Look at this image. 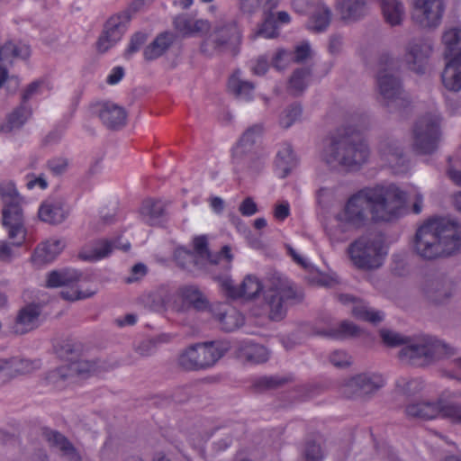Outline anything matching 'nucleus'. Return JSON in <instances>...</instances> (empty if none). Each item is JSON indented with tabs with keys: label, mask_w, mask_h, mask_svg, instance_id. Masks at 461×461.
Returning a JSON list of instances; mask_svg holds the SVG:
<instances>
[{
	"label": "nucleus",
	"mask_w": 461,
	"mask_h": 461,
	"mask_svg": "<svg viewBox=\"0 0 461 461\" xmlns=\"http://www.w3.org/2000/svg\"><path fill=\"white\" fill-rule=\"evenodd\" d=\"M406 202V194L393 184L367 187L353 194L336 219L342 231L356 230L374 221L398 218Z\"/></svg>",
	"instance_id": "1"
},
{
	"label": "nucleus",
	"mask_w": 461,
	"mask_h": 461,
	"mask_svg": "<svg viewBox=\"0 0 461 461\" xmlns=\"http://www.w3.org/2000/svg\"><path fill=\"white\" fill-rule=\"evenodd\" d=\"M412 248L426 261L451 257L461 250V224L447 217H431L417 229Z\"/></svg>",
	"instance_id": "2"
},
{
	"label": "nucleus",
	"mask_w": 461,
	"mask_h": 461,
	"mask_svg": "<svg viewBox=\"0 0 461 461\" xmlns=\"http://www.w3.org/2000/svg\"><path fill=\"white\" fill-rule=\"evenodd\" d=\"M370 149L359 134H339L328 139L323 146L321 160L331 169H358L367 162Z\"/></svg>",
	"instance_id": "3"
},
{
	"label": "nucleus",
	"mask_w": 461,
	"mask_h": 461,
	"mask_svg": "<svg viewBox=\"0 0 461 461\" xmlns=\"http://www.w3.org/2000/svg\"><path fill=\"white\" fill-rule=\"evenodd\" d=\"M457 349L435 336L419 334L410 337L408 344L398 352L399 359L406 364L425 367L449 359Z\"/></svg>",
	"instance_id": "4"
},
{
	"label": "nucleus",
	"mask_w": 461,
	"mask_h": 461,
	"mask_svg": "<svg viewBox=\"0 0 461 461\" xmlns=\"http://www.w3.org/2000/svg\"><path fill=\"white\" fill-rule=\"evenodd\" d=\"M0 197L3 204L2 224L8 238L13 240L12 244L21 247L26 241L27 237L23 210V198L12 182H5L0 185Z\"/></svg>",
	"instance_id": "5"
},
{
	"label": "nucleus",
	"mask_w": 461,
	"mask_h": 461,
	"mask_svg": "<svg viewBox=\"0 0 461 461\" xmlns=\"http://www.w3.org/2000/svg\"><path fill=\"white\" fill-rule=\"evenodd\" d=\"M241 31L233 18H222L213 25L211 32L202 41L200 51L206 57L230 54L236 56L241 43Z\"/></svg>",
	"instance_id": "6"
},
{
	"label": "nucleus",
	"mask_w": 461,
	"mask_h": 461,
	"mask_svg": "<svg viewBox=\"0 0 461 461\" xmlns=\"http://www.w3.org/2000/svg\"><path fill=\"white\" fill-rule=\"evenodd\" d=\"M397 61L388 54H383L378 60L376 84L381 102L390 108L397 110L406 101L402 97V90L400 78L394 74Z\"/></svg>",
	"instance_id": "7"
},
{
	"label": "nucleus",
	"mask_w": 461,
	"mask_h": 461,
	"mask_svg": "<svg viewBox=\"0 0 461 461\" xmlns=\"http://www.w3.org/2000/svg\"><path fill=\"white\" fill-rule=\"evenodd\" d=\"M347 253L353 265L364 270L380 267L387 254L380 239L371 236H361L350 243Z\"/></svg>",
	"instance_id": "8"
},
{
	"label": "nucleus",
	"mask_w": 461,
	"mask_h": 461,
	"mask_svg": "<svg viewBox=\"0 0 461 461\" xmlns=\"http://www.w3.org/2000/svg\"><path fill=\"white\" fill-rule=\"evenodd\" d=\"M303 294L294 288L288 281L276 279L264 293V305L273 321L282 320L288 305L302 302Z\"/></svg>",
	"instance_id": "9"
},
{
	"label": "nucleus",
	"mask_w": 461,
	"mask_h": 461,
	"mask_svg": "<svg viewBox=\"0 0 461 461\" xmlns=\"http://www.w3.org/2000/svg\"><path fill=\"white\" fill-rule=\"evenodd\" d=\"M228 350L222 342L196 344L187 348L178 357V365L185 370H200L212 366Z\"/></svg>",
	"instance_id": "10"
},
{
	"label": "nucleus",
	"mask_w": 461,
	"mask_h": 461,
	"mask_svg": "<svg viewBox=\"0 0 461 461\" xmlns=\"http://www.w3.org/2000/svg\"><path fill=\"white\" fill-rule=\"evenodd\" d=\"M439 113L431 112L421 115L412 128L413 148L420 154H431L437 150L441 139Z\"/></svg>",
	"instance_id": "11"
},
{
	"label": "nucleus",
	"mask_w": 461,
	"mask_h": 461,
	"mask_svg": "<svg viewBox=\"0 0 461 461\" xmlns=\"http://www.w3.org/2000/svg\"><path fill=\"white\" fill-rule=\"evenodd\" d=\"M384 385L380 374L365 372L357 374L343 382L341 394L348 399L370 397Z\"/></svg>",
	"instance_id": "12"
},
{
	"label": "nucleus",
	"mask_w": 461,
	"mask_h": 461,
	"mask_svg": "<svg viewBox=\"0 0 461 461\" xmlns=\"http://www.w3.org/2000/svg\"><path fill=\"white\" fill-rule=\"evenodd\" d=\"M444 12V0H412L411 19L419 28L431 31L440 25Z\"/></svg>",
	"instance_id": "13"
},
{
	"label": "nucleus",
	"mask_w": 461,
	"mask_h": 461,
	"mask_svg": "<svg viewBox=\"0 0 461 461\" xmlns=\"http://www.w3.org/2000/svg\"><path fill=\"white\" fill-rule=\"evenodd\" d=\"M84 279V275L76 269L54 270L48 275V287L67 286L70 290H62L60 296L68 301L86 299L95 294V290L81 291L75 289L74 285Z\"/></svg>",
	"instance_id": "14"
},
{
	"label": "nucleus",
	"mask_w": 461,
	"mask_h": 461,
	"mask_svg": "<svg viewBox=\"0 0 461 461\" xmlns=\"http://www.w3.org/2000/svg\"><path fill=\"white\" fill-rule=\"evenodd\" d=\"M433 50V41L429 38L409 41L404 48L403 56L407 68L418 75H424L428 69Z\"/></svg>",
	"instance_id": "15"
},
{
	"label": "nucleus",
	"mask_w": 461,
	"mask_h": 461,
	"mask_svg": "<svg viewBox=\"0 0 461 461\" xmlns=\"http://www.w3.org/2000/svg\"><path fill=\"white\" fill-rule=\"evenodd\" d=\"M264 127L262 124H255L249 127L241 136L239 143L233 149V163L240 167L259 169L261 161L251 152L256 140L262 135Z\"/></svg>",
	"instance_id": "16"
},
{
	"label": "nucleus",
	"mask_w": 461,
	"mask_h": 461,
	"mask_svg": "<svg viewBox=\"0 0 461 461\" xmlns=\"http://www.w3.org/2000/svg\"><path fill=\"white\" fill-rule=\"evenodd\" d=\"M421 291L429 303L442 304L452 296L453 283L443 274L429 275L423 281Z\"/></svg>",
	"instance_id": "17"
},
{
	"label": "nucleus",
	"mask_w": 461,
	"mask_h": 461,
	"mask_svg": "<svg viewBox=\"0 0 461 461\" xmlns=\"http://www.w3.org/2000/svg\"><path fill=\"white\" fill-rule=\"evenodd\" d=\"M194 252L199 255V258L203 260L210 267L221 265L224 271H229L230 268V262L233 258L230 253V248L225 245L221 248V251L212 254L208 249V242L205 236L196 237L194 240Z\"/></svg>",
	"instance_id": "18"
},
{
	"label": "nucleus",
	"mask_w": 461,
	"mask_h": 461,
	"mask_svg": "<svg viewBox=\"0 0 461 461\" xmlns=\"http://www.w3.org/2000/svg\"><path fill=\"white\" fill-rule=\"evenodd\" d=\"M92 113L97 115L108 129L118 130L126 124V111L113 102L105 101L94 104Z\"/></svg>",
	"instance_id": "19"
},
{
	"label": "nucleus",
	"mask_w": 461,
	"mask_h": 461,
	"mask_svg": "<svg viewBox=\"0 0 461 461\" xmlns=\"http://www.w3.org/2000/svg\"><path fill=\"white\" fill-rule=\"evenodd\" d=\"M221 286L228 297L246 300L255 298L263 288L260 281L251 275L247 276L239 286L234 285L233 281L225 276L221 279Z\"/></svg>",
	"instance_id": "20"
},
{
	"label": "nucleus",
	"mask_w": 461,
	"mask_h": 461,
	"mask_svg": "<svg viewBox=\"0 0 461 461\" xmlns=\"http://www.w3.org/2000/svg\"><path fill=\"white\" fill-rule=\"evenodd\" d=\"M377 150L381 158L397 172L406 169V158L397 140L389 136L383 137L379 140Z\"/></svg>",
	"instance_id": "21"
},
{
	"label": "nucleus",
	"mask_w": 461,
	"mask_h": 461,
	"mask_svg": "<svg viewBox=\"0 0 461 461\" xmlns=\"http://www.w3.org/2000/svg\"><path fill=\"white\" fill-rule=\"evenodd\" d=\"M42 436L49 446L58 450L67 461H82L79 451L62 433L50 429H43Z\"/></svg>",
	"instance_id": "22"
},
{
	"label": "nucleus",
	"mask_w": 461,
	"mask_h": 461,
	"mask_svg": "<svg viewBox=\"0 0 461 461\" xmlns=\"http://www.w3.org/2000/svg\"><path fill=\"white\" fill-rule=\"evenodd\" d=\"M69 211L61 198L50 197L41 204L38 216L49 224H59L68 216Z\"/></svg>",
	"instance_id": "23"
},
{
	"label": "nucleus",
	"mask_w": 461,
	"mask_h": 461,
	"mask_svg": "<svg viewBox=\"0 0 461 461\" xmlns=\"http://www.w3.org/2000/svg\"><path fill=\"white\" fill-rule=\"evenodd\" d=\"M41 308L37 304H29L22 308L12 326V331L16 335H23L36 329L39 324Z\"/></svg>",
	"instance_id": "24"
},
{
	"label": "nucleus",
	"mask_w": 461,
	"mask_h": 461,
	"mask_svg": "<svg viewBox=\"0 0 461 461\" xmlns=\"http://www.w3.org/2000/svg\"><path fill=\"white\" fill-rule=\"evenodd\" d=\"M237 357L250 364H260L267 361L268 351L260 345L250 341L240 342L236 349Z\"/></svg>",
	"instance_id": "25"
},
{
	"label": "nucleus",
	"mask_w": 461,
	"mask_h": 461,
	"mask_svg": "<svg viewBox=\"0 0 461 461\" xmlns=\"http://www.w3.org/2000/svg\"><path fill=\"white\" fill-rule=\"evenodd\" d=\"M67 366L73 378L74 376H83L98 371L113 369L116 366V364H106L104 361H89L83 358L77 359L76 357L69 361L68 364H67Z\"/></svg>",
	"instance_id": "26"
},
{
	"label": "nucleus",
	"mask_w": 461,
	"mask_h": 461,
	"mask_svg": "<svg viewBox=\"0 0 461 461\" xmlns=\"http://www.w3.org/2000/svg\"><path fill=\"white\" fill-rule=\"evenodd\" d=\"M405 414L409 419L428 420L438 416V401H420L411 402L405 407Z\"/></svg>",
	"instance_id": "27"
},
{
	"label": "nucleus",
	"mask_w": 461,
	"mask_h": 461,
	"mask_svg": "<svg viewBox=\"0 0 461 461\" xmlns=\"http://www.w3.org/2000/svg\"><path fill=\"white\" fill-rule=\"evenodd\" d=\"M316 334L332 339H346L360 335V329L351 321H343L326 329H321Z\"/></svg>",
	"instance_id": "28"
},
{
	"label": "nucleus",
	"mask_w": 461,
	"mask_h": 461,
	"mask_svg": "<svg viewBox=\"0 0 461 461\" xmlns=\"http://www.w3.org/2000/svg\"><path fill=\"white\" fill-rule=\"evenodd\" d=\"M140 213L149 225H159L166 213V205L160 200L146 199L140 208Z\"/></svg>",
	"instance_id": "29"
},
{
	"label": "nucleus",
	"mask_w": 461,
	"mask_h": 461,
	"mask_svg": "<svg viewBox=\"0 0 461 461\" xmlns=\"http://www.w3.org/2000/svg\"><path fill=\"white\" fill-rule=\"evenodd\" d=\"M445 68L442 72V82L450 91L461 90V57L447 59Z\"/></svg>",
	"instance_id": "30"
},
{
	"label": "nucleus",
	"mask_w": 461,
	"mask_h": 461,
	"mask_svg": "<svg viewBox=\"0 0 461 461\" xmlns=\"http://www.w3.org/2000/svg\"><path fill=\"white\" fill-rule=\"evenodd\" d=\"M64 246L60 240H48L35 249L32 260L39 265L50 263L62 251Z\"/></svg>",
	"instance_id": "31"
},
{
	"label": "nucleus",
	"mask_w": 461,
	"mask_h": 461,
	"mask_svg": "<svg viewBox=\"0 0 461 461\" xmlns=\"http://www.w3.org/2000/svg\"><path fill=\"white\" fill-rule=\"evenodd\" d=\"M380 7L386 23L391 26L402 25L405 18V8L399 0H381Z\"/></svg>",
	"instance_id": "32"
},
{
	"label": "nucleus",
	"mask_w": 461,
	"mask_h": 461,
	"mask_svg": "<svg viewBox=\"0 0 461 461\" xmlns=\"http://www.w3.org/2000/svg\"><path fill=\"white\" fill-rule=\"evenodd\" d=\"M174 257L176 264L189 272L194 273L209 268L206 263L199 258V255L195 254L194 251L178 248L176 249Z\"/></svg>",
	"instance_id": "33"
},
{
	"label": "nucleus",
	"mask_w": 461,
	"mask_h": 461,
	"mask_svg": "<svg viewBox=\"0 0 461 461\" xmlns=\"http://www.w3.org/2000/svg\"><path fill=\"white\" fill-rule=\"evenodd\" d=\"M240 71L236 70L228 82L229 90L238 98L249 101L253 98L255 86L252 82L242 79Z\"/></svg>",
	"instance_id": "34"
},
{
	"label": "nucleus",
	"mask_w": 461,
	"mask_h": 461,
	"mask_svg": "<svg viewBox=\"0 0 461 461\" xmlns=\"http://www.w3.org/2000/svg\"><path fill=\"white\" fill-rule=\"evenodd\" d=\"M178 294L196 311H205L209 308L207 298L196 285L181 286L178 289Z\"/></svg>",
	"instance_id": "35"
},
{
	"label": "nucleus",
	"mask_w": 461,
	"mask_h": 461,
	"mask_svg": "<svg viewBox=\"0 0 461 461\" xmlns=\"http://www.w3.org/2000/svg\"><path fill=\"white\" fill-rule=\"evenodd\" d=\"M368 0H336L337 7L344 19L358 20L366 14Z\"/></svg>",
	"instance_id": "36"
},
{
	"label": "nucleus",
	"mask_w": 461,
	"mask_h": 461,
	"mask_svg": "<svg viewBox=\"0 0 461 461\" xmlns=\"http://www.w3.org/2000/svg\"><path fill=\"white\" fill-rule=\"evenodd\" d=\"M296 165L295 156L288 143L282 145L276 158V167L281 178L286 177Z\"/></svg>",
	"instance_id": "37"
},
{
	"label": "nucleus",
	"mask_w": 461,
	"mask_h": 461,
	"mask_svg": "<svg viewBox=\"0 0 461 461\" xmlns=\"http://www.w3.org/2000/svg\"><path fill=\"white\" fill-rule=\"evenodd\" d=\"M445 45V59L461 57V28L453 27L447 30L442 36Z\"/></svg>",
	"instance_id": "38"
},
{
	"label": "nucleus",
	"mask_w": 461,
	"mask_h": 461,
	"mask_svg": "<svg viewBox=\"0 0 461 461\" xmlns=\"http://www.w3.org/2000/svg\"><path fill=\"white\" fill-rule=\"evenodd\" d=\"M173 43V37L170 33H160L157 38L148 45L143 52L144 58L148 61L154 60L162 56Z\"/></svg>",
	"instance_id": "39"
},
{
	"label": "nucleus",
	"mask_w": 461,
	"mask_h": 461,
	"mask_svg": "<svg viewBox=\"0 0 461 461\" xmlns=\"http://www.w3.org/2000/svg\"><path fill=\"white\" fill-rule=\"evenodd\" d=\"M31 114V108L26 104H21L8 115L6 122L1 126V131L5 133H9L19 130L26 122Z\"/></svg>",
	"instance_id": "40"
},
{
	"label": "nucleus",
	"mask_w": 461,
	"mask_h": 461,
	"mask_svg": "<svg viewBox=\"0 0 461 461\" xmlns=\"http://www.w3.org/2000/svg\"><path fill=\"white\" fill-rule=\"evenodd\" d=\"M143 5V0H135L128 10L122 11L116 15L112 16L105 23L108 28L113 29L119 34L123 35L126 31L127 23L131 19V11L137 12Z\"/></svg>",
	"instance_id": "41"
},
{
	"label": "nucleus",
	"mask_w": 461,
	"mask_h": 461,
	"mask_svg": "<svg viewBox=\"0 0 461 461\" xmlns=\"http://www.w3.org/2000/svg\"><path fill=\"white\" fill-rule=\"evenodd\" d=\"M114 248L127 251L130 249V243L126 242L124 244H121L119 243L118 240H99L93 244L92 254L88 256L85 255L84 258H103L104 257H107Z\"/></svg>",
	"instance_id": "42"
},
{
	"label": "nucleus",
	"mask_w": 461,
	"mask_h": 461,
	"mask_svg": "<svg viewBox=\"0 0 461 461\" xmlns=\"http://www.w3.org/2000/svg\"><path fill=\"white\" fill-rule=\"evenodd\" d=\"M12 379L20 375L32 373L41 367L40 360H31L14 357L6 358Z\"/></svg>",
	"instance_id": "43"
},
{
	"label": "nucleus",
	"mask_w": 461,
	"mask_h": 461,
	"mask_svg": "<svg viewBox=\"0 0 461 461\" xmlns=\"http://www.w3.org/2000/svg\"><path fill=\"white\" fill-rule=\"evenodd\" d=\"M54 349L59 357L69 362L79 356L82 345L73 339H64L55 344Z\"/></svg>",
	"instance_id": "44"
},
{
	"label": "nucleus",
	"mask_w": 461,
	"mask_h": 461,
	"mask_svg": "<svg viewBox=\"0 0 461 461\" xmlns=\"http://www.w3.org/2000/svg\"><path fill=\"white\" fill-rule=\"evenodd\" d=\"M331 13L326 6H318L311 16L307 28L314 32L325 31L330 23Z\"/></svg>",
	"instance_id": "45"
},
{
	"label": "nucleus",
	"mask_w": 461,
	"mask_h": 461,
	"mask_svg": "<svg viewBox=\"0 0 461 461\" xmlns=\"http://www.w3.org/2000/svg\"><path fill=\"white\" fill-rule=\"evenodd\" d=\"M438 401V415L448 420L451 423L461 426V403L447 402L443 396Z\"/></svg>",
	"instance_id": "46"
},
{
	"label": "nucleus",
	"mask_w": 461,
	"mask_h": 461,
	"mask_svg": "<svg viewBox=\"0 0 461 461\" xmlns=\"http://www.w3.org/2000/svg\"><path fill=\"white\" fill-rule=\"evenodd\" d=\"M221 329L230 332L240 328L244 323V318L240 312L235 309L230 308L216 314Z\"/></svg>",
	"instance_id": "47"
},
{
	"label": "nucleus",
	"mask_w": 461,
	"mask_h": 461,
	"mask_svg": "<svg viewBox=\"0 0 461 461\" xmlns=\"http://www.w3.org/2000/svg\"><path fill=\"white\" fill-rule=\"evenodd\" d=\"M311 73L312 72L309 68H300L294 71L290 77L288 86L292 95H299L304 91L311 77Z\"/></svg>",
	"instance_id": "48"
},
{
	"label": "nucleus",
	"mask_w": 461,
	"mask_h": 461,
	"mask_svg": "<svg viewBox=\"0 0 461 461\" xmlns=\"http://www.w3.org/2000/svg\"><path fill=\"white\" fill-rule=\"evenodd\" d=\"M352 314L358 319L378 323L383 321L384 314L381 312L369 309L367 305L361 300L357 299L352 306Z\"/></svg>",
	"instance_id": "49"
},
{
	"label": "nucleus",
	"mask_w": 461,
	"mask_h": 461,
	"mask_svg": "<svg viewBox=\"0 0 461 461\" xmlns=\"http://www.w3.org/2000/svg\"><path fill=\"white\" fill-rule=\"evenodd\" d=\"M303 108L299 104H292L285 108L279 117V124L282 128L287 129L300 120Z\"/></svg>",
	"instance_id": "50"
},
{
	"label": "nucleus",
	"mask_w": 461,
	"mask_h": 461,
	"mask_svg": "<svg viewBox=\"0 0 461 461\" xmlns=\"http://www.w3.org/2000/svg\"><path fill=\"white\" fill-rule=\"evenodd\" d=\"M383 343L390 348L402 346V348L408 344L410 337L404 336L397 331L382 329L379 331Z\"/></svg>",
	"instance_id": "51"
},
{
	"label": "nucleus",
	"mask_w": 461,
	"mask_h": 461,
	"mask_svg": "<svg viewBox=\"0 0 461 461\" xmlns=\"http://www.w3.org/2000/svg\"><path fill=\"white\" fill-rule=\"evenodd\" d=\"M287 382L286 378L278 376H262L256 379L253 383V388L256 392L261 393L267 390L278 388Z\"/></svg>",
	"instance_id": "52"
},
{
	"label": "nucleus",
	"mask_w": 461,
	"mask_h": 461,
	"mask_svg": "<svg viewBox=\"0 0 461 461\" xmlns=\"http://www.w3.org/2000/svg\"><path fill=\"white\" fill-rule=\"evenodd\" d=\"M122 37V35L119 34L117 32L108 28V26L105 25L104 31L97 41L98 50L100 52H105L117 41H119Z\"/></svg>",
	"instance_id": "53"
},
{
	"label": "nucleus",
	"mask_w": 461,
	"mask_h": 461,
	"mask_svg": "<svg viewBox=\"0 0 461 461\" xmlns=\"http://www.w3.org/2000/svg\"><path fill=\"white\" fill-rule=\"evenodd\" d=\"M140 303L147 309L158 312L164 306V300L158 292H149L140 295Z\"/></svg>",
	"instance_id": "54"
},
{
	"label": "nucleus",
	"mask_w": 461,
	"mask_h": 461,
	"mask_svg": "<svg viewBox=\"0 0 461 461\" xmlns=\"http://www.w3.org/2000/svg\"><path fill=\"white\" fill-rule=\"evenodd\" d=\"M71 378L72 376L67 365L50 371L46 375L47 382L58 387L62 386L64 382Z\"/></svg>",
	"instance_id": "55"
},
{
	"label": "nucleus",
	"mask_w": 461,
	"mask_h": 461,
	"mask_svg": "<svg viewBox=\"0 0 461 461\" xmlns=\"http://www.w3.org/2000/svg\"><path fill=\"white\" fill-rule=\"evenodd\" d=\"M330 363L336 368L344 369L352 365L351 356L345 350L336 349L329 356Z\"/></svg>",
	"instance_id": "56"
},
{
	"label": "nucleus",
	"mask_w": 461,
	"mask_h": 461,
	"mask_svg": "<svg viewBox=\"0 0 461 461\" xmlns=\"http://www.w3.org/2000/svg\"><path fill=\"white\" fill-rule=\"evenodd\" d=\"M292 62H294L293 52L284 49L278 50L272 58V66L276 70L285 69Z\"/></svg>",
	"instance_id": "57"
},
{
	"label": "nucleus",
	"mask_w": 461,
	"mask_h": 461,
	"mask_svg": "<svg viewBox=\"0 0 461 461\" xmlns=\"http://www.w3.org/2000/svg\"><path fill=\"white\" fill-rule=\"evenodd\" d=\"M69 161L63 157L53 158L48 161L49 170L55 176L65 174L68 168Z\"/></svg>",
	"instance_id": "58"
},
{
	"label": "nucleus",
	"mask_w": 461,
	"mask_h": 461,
	"mask_svg": "<svg viewBox=\"0 0 461 461\" xmlns=\"http://www.w3.org/2000/svg\"><path fill=\"white\" fill-rule=\"evenodd\" d=\"M258 35L270 39L277 36L276 21L272 14L266 17L261 28L258 31Z\"/></svg>",
	"instance_id": "59"
},
{
	"label": "nucleus",
	"mask_w": 461,
	"mask_h": 461,
	"mask_svg": "<svg viewBox=\"0 0 461 461\" xmlns=\"http://www.w3.org/2000/svg\"><path fill=\"white\" fill-rule=\"evenodd\" d=\"M148 35L143 32H136L130 41L128 49L125 51V57H129L131 54L137 52L142 45L147 41Z\"/></svg>",
	"instance_id": "60"
},
{
	"label": "nucleus",
	"mask_w": 461,
	"mask_h": 461,
	"mask_svg": "<svg viewBox=\"0 0 461 461\" xmlns=\"http://www.w3.org/2000/svg\"><path fill=\"white\" fill-rule=\"evenodd\" d=\"M192 19L186 15H178L174 20V26L183 35L192 34Z\"/></svg>",
	"instance_id": "61"
},
{
	"label": "nucleus",
	"mask_w": 461,
	"mask_h": 461,
	"mask_svg": "<svg viewBox=\"0 0 461 461\" xmlns=\"http://www.w3.org/2000/svg\"><path fill=\"white\" fill-rule=\"evenodd\" d=\"M305 461H321L322 454L320 445L315 442H308L304 448Z\"/></svg>",
	"instance_id": "62"
},
{
	"label": "nucleus",
	"mask_w": 461,
	"mask_h": 461,
	"mask_svg": "<svg viewBox=\"0 0 461 461\" xmlns=\"http://www.w3.org/2000/svg\"><path fill=\"white\" fill-rule=\"evenodd\" d=\"M454 369L453 370H447V369H441L440 375L443 377H447L449 379H455L459 382H461V357H456L451 361Z\"/></svg>",
	"instance_id": "63"
},
{
	"label": "nucleus",
	"mask_w": 461,
	"mask_h": 461,
	"mask_svg": "<svg viewBox=\"0 0 461 461\" xmlns=\"http://www.w3.org/2000/svg\"><path fill=\"white\" fill-rule=\"evenodd\" d=\"M147 267L142 263L135 264L130 272V275L125 278V282L128 284H131L139 281L147 274Z\"/></svg>",
	"instance_id": "64"
}]
</instances>
